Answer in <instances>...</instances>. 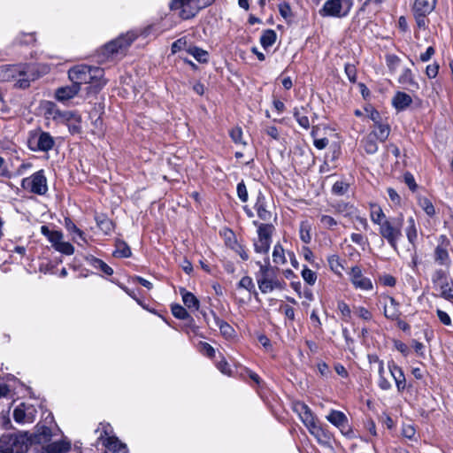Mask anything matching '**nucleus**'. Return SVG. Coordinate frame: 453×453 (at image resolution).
I'll list each match as a JSON object with an SVG mask.
<instances>
[{
    "label": "nucleus",
    "instance_id": "nucleus-1",
    "mask_svg": "<svg viewBox=\"0 0 453 453\" xmlns=\"http://www.w3.org/2000/svg\"><path fill=\"white\" fill-rule=\"evenodd\" d=\"M253 225L257 227V239L253 240L254 251L265 256L263 263L256 261V265L259 266L258 272L255 273L258 288L263 294L270 293L276 288L282 289L285 282L277 278L275 268L271 265L268 256L275 226L272 223H262L257 220H254Z\"/></svg>",
    "mask_w": 453,
    "mask_h": 453
},
{
    "label": "nucleus",
    "instance_id": "nucleus-2",
    "mask_svg": "<svg viewBox=\"0 0 453 453\" xmlns=\"http://www.w3.org/2000/svg\"><path fill=\"white\" fill-rule=\"evenodd\" d=\"M369 216L371 221L378 226L380 238L386 241L394 250H397L398 242L403 238V214L399 213L395 217H388L379 203H369Z\"/></svg>",
    "mask_w": 453,
    "mask_h": 453
},
{
    "label": "nucleus",
    "instance_id": "nucleus-3",
    "mask_svg": "<svg viewBox=\"0 0 453 453\" xmlns=\"http://www.w3.org/2000/svg\"><path fill=\"white\" fill-rule=\"evenodd\" d=\"M28 449L27 432L5 433L0 437V453H27Z\"/></svg>",
    "mask_w": 453,
    "mask_h": 453
},
{
    "label": "nucleus",
    "instance_id": "nucleus-4",
    "mask_svg": "<svg viewBox=\"0 0 453 453\" xmlns=\"http://www.w3.org/2000/svg\"><path fill=\"white\" fill-rule=\"evenodd\" d=\"M138 34L134 31H128L126 34H121L117 38L105 43L102 49L101 53L105 58H113L114 56H125L131 44L138 38Z\"/></svg>",
    "mask_w": 453,
    "mask_h": 453
},
{
    "label": "nucleus",
    "instance_id": "nucleus-5",
    "mask_svg": "<svg viewBox=\"0 0 453 453\" xmlns=\"http://www.w3.org/2000/svg\"><path fill=\"white\" fill-rule=\"evenodd\" d=\"M27 146L31 151L48 153L54 148L55 139L49 132L37 127L28 132Z\"/></svg>",
    "mask_w": 453,
    "mask_h": 453
},
{
    "label": "nucleus",
    "instance_id": "nucleus-6",
    "mask_svg": "<svg viewBox=\"0 0 453 453\" xmlns=\"http://www.w3.org/2000/svg\"><path fill=\"white\" fill-rule=\"evenodd\" d=\"M437 1L438 0H412L411 11L416 25L419 29L426 30L428 28L430 23L428 16L434 11Z\"/></svg>",
    "mask_w": 453,
    "mask_h": 453
},
{
    "label": "nucleus",
    "instance_id": "nucleus-7",
    "mask_svg": "<svg viewBox=\"0 0 453 453\" xmlns=\"http://www.w3.org/2000/svg\"><path fill=\"white\" fill-rule=\"evenodd\" d=\"M353 4V0H326L319 13L323 18L343 19L349 16Z\"/></svg>",
    "mask_w": 453,
    "mask_h": 453
},
{
    "label": "nucleus",
    "instance_id": "nucleus-8",
    "mask_svg": "<svg viewBox=\"0 0 453 453\" xmlns=\"http://www.w3.org/2000/svg\"><path fill=\"white\" fill-rule=\"evenodd\" d=\"M452 245L449 238L446 234H441L437 237V244L434 250L433 259L435 265L449 269L451 265L449 251Z\"/></svg>",
    "mask_w": 453,
    "mask_h": 453
},
{
    "label": "nucleus",
    "instance_id": "nucleus-9",
    "mask_svg": "<svg viewBox=\"0 0 453 453\" xmlns=\"http://www.w3.org/2000/svg\"><path fill=\"white\" fill-rule=\"evenodd\" d=\"M21 188L32 194L44 196L48 191L47 178L44 170L41 169L34 173L31 176L24 178L21 180Z\"/></svg>",
    "mask_w": 453,
    "mask_h": 453
},
{
    "label": "nucleus",
    "instance_id": "nucleus-10",
    "mask_svg": "<svg viewBox=\"0 0 453 453\" xmlns=\"http://www.w3.org/2000/svg\"><path fill=\"white\" fill-rule=\"evenodd\" d=\"M53 437L52 429L44 422H38L35 427L34 432H27V438L29 439V447L35 446L36 451L39 450L37 446H45L51 441Z\"/></svg>",
    "mask_w": 453,
    "mask_h": 453
},
{
    "label": "nucleus",
    "instance_id": "nucleus-11",
    "mask_svg": "<svg viewBox=\"0 0 453 453\" xmlns=\"http://www.w3.org/2000/svg\"><path fill=\"white\" fill-rule=\"evenodd\" d=\"M448 269H437L432 275V282L440 290V296L453 302V285L448 279Z\"/></svg>",
    "mask_w": 453,
    "mask_h": 453
},
{
    "label": "nucleus",
    "instance_id": "nucleus-12",
    "mask_svg": "<svg viewBox=\"0 0 453 453\" xmlns=\"http://www.w3.org/2000/svg\"><path fill=\"white\" fill-rule=\"evenodd\" d=\"M171 11H179V17L187 20L194 18L201 9L197 0H172L169 4Z\"/></svg>",
    "mask_w": 453,
    "mask_h": 453
},
{
    "label": "nucleus",
    "instance_id": "nucleus-13",
    "mask_svg": "<svg viewBox=\"0 0 453 453\" xmlns=\"http://www.w3.org/2000/svg\"><path fill=\"white\" fill-rule=\"evenodd\" d=\"M326 420L337 427L342 435L348 438H354V431L349 423L346 414L338 410H331L326 417Z\"/></svg>",
    "mask_w": 453,
    "mask_h": 453
},
{
    "label": "nucleus",
    "instance_id": "nucleus-14",
    "mask_svg": "<svg viewBox=\"0 0 453 453\" xmlns=\"http://www.w3.org/2000/svg\"><path fill=\"white\" fill-rule=\"evenodd\" d=\"M95 67L88 65H74L69 69L68 78L77 87L81 88V85H87L91 81Z\"/></svg>",
    "mask_w": 453,
    "mask_h": 453
},
{
    "label": "nucleus",
    "instance_id": "nucleus-15",
    "mask_svg": "<svg viewBox=\"0 0 453 453\" xmlns=\"http://www.w3.org/2000/svg\"><path fill=\"white\" fill-rule=\"evenodd\" d=\"M306 428L317 441L325 446H330L334 441V434L329 431L327 425H322L319 422L318 418H314Z\"/></svg>",
    "mask_w": 453,
    "mask_h": 453
},
{
    "label": "nucleus",
    "instance_id": "nucleus-16",
    "mask_svg": "<svg viewBox=\"0 0 453 453\" xmlns=\"http://www.w3.org/2000/svg\"><path fill=\"white\" fill-rule=\"evenodd\" d=\"M388 368L391 377L395 380L396 389L399 393L412 388V384H407L405 374L401 366H399L393 359L388 362Z\"/></svg>",
    "mask_w": 453,
    "mask_h": 453
},
{
    "label": "nucleus",
    "instance_id": "nucleus-17",
    "mask_svg": "<svg viewBox=\"0 0 453 453\" xmlns=\"http://www.w3.org/2000/svg\"><path fill=\"white\" fill-rule=\"evenodd\" d=\"M180 293L185 307L190 311H199L206 325L209 326L208 312L203 309L200 310V300L192 292L188 291L184 288L180 289Z\"/></svg>",
    "mask_w": 453,
    "mask_h": 453
},
{
    "label": "nucleus",
    "instance_id": "nucleus-18",
    "mask_svg": "<svg viewBox=\"0 0 453 453\" xmlns=\"http://www.w3.org/2000/svg\"><path fill=\"white\" fill-rule=\"evenodd\" d=\"M349 280L353 287L357 289L370 291L373 288L371 279L364 276L362 269L358 265L351 267L349 272Z\"/></svg>",
    "mask_w": 453,
    "mask_h": 453
},
{
    "label": "nucleus",
    "instance_id": "nucleus-19",
    "mask_svg": "<svg viewBox=\"0 0 453 453\" xmlns=\"http://www.w3.org/2000/svg\"><path fill=\"white\" fill-rule=\"evenodd\" d=\"M104 71L101 67H95L91 81H89L85 88L88 96L97 95L106 85V80L104 78Z\"/></svg>",
    "mask_w": 453,
    "mask_h": 453
},
{
    "label": "nucleus",
    "instance_id": "nucleus-20",
    "mask_svg": "<svg viewBox=\"0 0 453 453\" xmlns=\"http://www.w3.org/2000/svg\"><path fill=\"white\" fill-rule=\"evenodd\" d=\"M94 220L97 228L104 236H111L116 230V222L110 219L106 213L96 211Z\"/></svg>",
    "mask_w": 453,
    "mask_h": 453
},
{
    "label": "nucleus",
    "instance_id": "nucleus-21",
    "mask_svg": "<svg viewBox=\"0 0 453 453\" xmlns=\"http://www.w3.org/2000/svg\"><path fill=\"white\" fill-rule=\"evenodd\" d=\"M404 233L408 242L411 245L413 250L416 251L417 242H418V227L416 224V220L413 217H409L407 219V226L404 229ZM411 263L413 266L418 265V255L415 252L411 257Z\"/></svg>",
    "mask_w": 453,
    "mask_h": 453
},
{
    "label": "nucleus",
    "instance_id": "nucleus-22",
    "mask_svg": "<svg viewBox=\"0 0 453 453\" xmlns=\"http://www.w3.org/2000/svg\"><path fill=\"white\" fill-rule=\"evenodd\" d=\"M291 408L292 411L298 415L300 420L305 426L317 418L311 409L303 401L294 400L291 403Z\"/></svg>",
    "mask_w": 453,
    "mask_h": 453
},
{
    "label": "nucleus",
    "instance_id": "nucleus-23",
    "mask_svg": "<svg viewBox=\"0 0 453 453\" xmlns=\"http://www.w3.org/2000/svg\"><path fill=\"white\" fill-rule=\"evenodd\" d=\"M236 378L249 383L252 388H262L265 385L258 373L248 367H240V370H236Z\"/></svg>",
    "mask_w": 453,
    "mask_h": 453
},
{
    "label": "nucleus",
    "instance_id": "nucleus-24",
    "mask_svg": "<svg viewBox=\"0 0 453 453\" xmlns=\"http://www.w3.org/2000/svg\"><path fill=\"white\" fill-rule=\"evenodd\" d=\"M254 210L258 219L264 222L271 220L273 212L268 210V202L266 196L262 191H258L254 203Z\"/></svg>",
    "mask_w": 453,
    "mask_h": 453
},
{
    "label": "nucleus",
    "instance_id": "nucleus-25",
    "mask_svg": "<svg viewBox=\"0 0 453 453\" xmlns=\"http://www.w3.org/2000/svg\"><path fill=\"white\" fill-rule=\"evenodd\" d=\"M71 450V441L65 439L57 441H50L47 445L42 446L36 453H68Z\"/></svg>",
    "mask_w": 453,
    "mask_h": 453
},
{
    "label": "nucleus",
    "instance_id": "nucleus-26",
    "mask_svg": "<svg viewBox=\"0 0 453 453\" xmlns=\"http://www.w3.org/2000/svg\"><path fill=\"white\" fill-rule=\"evenodd\" d=\"M311 109V104L302 105L300 107H294L293 117L297 124L303 129L309 130L311 128V122L308 117V113Z\"/></svg>",
    "mask_w": 453,
    "mask_h": 453
},
{
    "label": "nucleus",
    "instance_id": "nucleus-27",
    "mask_svg": "<svg viewBox=\"0 0 453 453\" xmlns=\"http://www.w3.org/2000/svg\"><path fill=\"white\" fill-rule=\"evenodd\" d=\"M101 443L105 448L106 450L111 453L129 452L127 445L122 442L116 435L106 437L105 440L101 441Z\"/></svg>",
    "mask_w": 453,
    "mask_h": 453
},
{
    "label": "nucleus",
    "instance_id": "nucleus-28",
    "mask_svg": "<svg viewBox=\"0 0 453 453\" xmlns=\"http://www.w3.org/2000/svg\"><path fill=\"white\" fill-rule=\"evenodd\" d=\"M391 104L397 112H401L411 106L412 98L406 92L396 91L392 97Z\"/></svg>",
    "mask_w": 453,
    "mask_h": 453
},
{
    "label": "nucleus",
    "instance_id": "nucleus-29",
    "mask_svg": "<svg viewBox=\"0 0 453 453\" xmlns=\"http://www.w3.org/2000/svg\"><path fill=\"white\" fill-rule=\"evenodd\" d=\"M81 88L77 87L72 82L71 86L58 88L55 92V97L58 101L65 102L73 98L80 92Z\"/></svg>",
    "mask_w": 453,
    "mask_h": 453
},
{
    "label": "nucleus",
    "instance_id": "nucleus-30",
    "mask_svg": "<svg viewBox=\"0 0 453 453\" xmlns=\"http://www.w3.org/2000/svg\"><path fill=\"white\" fill-rule=\"evenodd\" d=\"M331 207L334 209V212L337 214H342L345 218L351 219L357 212V208L349 202L340 201L335 203L331 204Z\"/></svg>",
    "mask_w": 453,
    "mask_h": 453
},
{
    "label": "nucleus",
    "instance_id": "nucleus-31",
    "mask_svg": "<svg viewBox=\"0 0 453 453\" xmlns=\"http://www.w3.org/2000/svg\"><path fill=\"white\" fill-rule=\"evenodd\" d=\"M114 250L112 256L116 258H129L132 257V250L126 241L121 238H115Z\"/></svg>",
    "mask_w": 453,
    "mask_h": 453
},
{
    "label": "nucleus",
    "instance_id": "nucleus-32",
    "mask_svg": "<svg viewBox=\"0 0 453 453\" xmlns=\"http://www.w3.org/2000/svg\"><path fill=\"white\" fill-rule=\"evenodd\" d=\"M390 132V125L388 119H385V120L379 122V124H374L373 129L370 133L376 134L375 137L379 139L380 142H384L388 138Z\"/></svg>",
    "mask_w": 453,
    "mask_h": 453
},
{
    "label": "nucleus",
    "instance_id": "nucleus-33",
    "mask_svg": "<svg viewBox=\"0 0 453 453\" xmlns=\"http://www.w3.org/2000/svg\"><path fill=\"white\" fill-rule=\"evenodd\" d=\"M86 261L88 265L92 266L94 269L99 270L107 276H111L113 274V269L110 265H108L104 260L93 255L87 257Z\"/></svg>",
    "mask_w": 453,
    "mask_h": 453
},
{
    "label": "nucleus",
    "instance_id": "nucleus-34",
    "mask_svg": "<svg viewBox=\"0 0 453 453\" xmlns=\"http://www.w3.org/2000/svg\"><path fill=\"white\" fill-rule=\"evenodd\" d=\"M24 67L17 65H9L2 66L1 73L2 78L4 81H15L19 76H20V72Z\"/></svg>",
    "mask_w": 453,
    "mask_h": 453
},
{
    "label": "nucleus",
    "instance_id": "nucleus-35",
    "mask_svg": "<svg viewBox=\"0 0 453 453\" xmlns=\"http://www.w3.org/2000/svg\"><path fill=\"white\" fill-rule=\"evenodd\" d=\"M374 134H367L362 140L361 144L367 154H375L378 151L379 139L375 137Z\"/></svg>",
    "mask_w": 453,
    "mask_h": 453
},
{
    "label": "nucleus",
    "instance_id": "nucleus-36",
    "mask_svg": "<svg viewBox=\"0 0 453 453\" xmlns=\"http://www.w3.org/2000/svg\"><path fill=\"white\" fill-rule=\"evenodd\" d=\"M186 51L201 64H207L209 62V52L196 45H189Z\"/></svg>",
    "mask_w": 453,
    "mask_h": 453
},
{
    "label": "nucleus",
    "instance_id": "nucleus-37",
    "mask_svg": "<svg viewBox=\"0 0 453 453\" xmlns=\"http://www.w3.org/2000/svg\"><path fill=\"white\" fill-rule=\"evenodd\" d=\"M41 234L47 238L54 248L63 239V233L59 230H51L46 225L41 226Z\"/></svg>",
    "mask_w": 453,
    "mask_h": 453
},
{
    "label": "nucleus",
    "instance_id": "nucleus-38",
    "mask_svg": "<svg viewBox=\"0 0 453 453\" xmlns=\"http://www.w3.org/2000/svg\"><path fill=\"white\" fill-rule=\"evenodd\" d=\"M216 326L219 327L221 336L229 341L236 336L234 328L224 319H217Z\"/></svg>",
    "mask_w": 453,
    "mask_h": 453
},
{
    "label": "nucleus",
    "instance_id": "nucleus-39",
    "mask_svg": "<svg viewBox=\"0 0 453 453\" xmlns=\"http://www.w3.org/2000/svg\"><path fill=\"white\" fill-rule=\"evenodd\" d=\"M311 223L305 219L302 220L299 225V237L304 244H310L311 242Z\"/></svg>",
    "mask_w": 453,
    "mask_h": 453
},
{
    "label": "nucleus",
    "instance_id": "nucleus-40",
    "mask_svg": "<svg viewBox=\"0 0 453 453\" xmlns=\"http://www.w3.org/2000/svg\"><path fill=\"white\" fill-rule=\"evenodd\" d=\"M184 320L185 322L181 325L180 330L189 337L199 335L200 327L196 324L195 319L189 315V318Z\"/></svg>",
    "mask_w": 453,
    "mask_h": 453
},
{
    "label": "nucleus",
    "instance_id": "nucleus-41",
    "mask_svg": "<svg viewBox=\"0 0 453 453\" xmlns=\"http://www.w3.org/2000/svg\"><path fill=\"white\" fill-rule=\"evenodd\" d=\"M277 40V34L273 29H265L260 36V44L265 49L272 47Z\"/></svg>",
    "mask_w": 453,
    "mask_h": 453
},
{
    "label": "nucleus",
    "instance_id": "nucleus-42",
    "mask_svg": "<svg viewBox=\"0 0 453 453\" xmlns=\"http://www.w3.org/2000/svg\"><path fill=\"white\" fill-rule=\"evenodd\" d=\"M327 262L330 270L338 276H342V272L344 270V260L341 259L336 254L330 255L327 257Z\"/></svg>",
    "mask_w": 453,
    "mask_h": 453
},
{
    "label": "nucleus",
    "instance_id": "nucleus-43",
    "mask_svg": "<svg viewBox=\"0 0 453 453\" xmlns=\"http://www.w3.org/2000/svg\"><path fill=\"white\" fill-rule=\"evenodd\" d=\"M36 41H37V38H36L35 32H31V33L21 32L19 34V35L15 39L16 43L20 46H35L36 43Z\"/></svg>",
    "mask_w": 453,
    "mask_h": 453
},
{
    "label": "nucleus",
    "instance_id": "nucleus-44",
    "mask_svg": "<svg viewBox=\"0 0 453 453\" xmlns=\"http://www.w3.org/2000/svg\"><path fill=\"white\" fill-rule=\"evenodd\" d=\"M237 288L246 289L250 295H253L256 299H258V293L250 276H243L237 283Z\"/></svg>",
    "mask_w": 453,
    "mask_h": 453
},
{
    "label": "nucleus",
    "instance_id": "nucleus-45",
    "mask_svg": "<svg viewBox=\"0 0 453 453\" xmlns=\"http://www.w3.org/2000/svg\"><path fill=\"white\" fill-rule=\"evenodd\" d=\"M64 226L70 234H76L81 241L87 242L85 233L80 229L69 217H65Z\"/></svg>",
    "mask_w": 453,
    "mask_h": 453
},
{
    "label": "nucleus",
    "instance_id": "nucleus-46",
    "mask_svg": "<svg viewBox=\"0 0 453 453\" xmlns=\"http://www.w3.org/2000/svg\"><path fill=\"white\" fill-rule=\"evenodd\" d=\"M418 204L428 217L433 218L436 214L435 207L428 197H418Z\"/></svg>",
    "mask_w": 453,
    "mask_h": 453
},
{
    "label": "nucleus",
    "instance_id": "nucleus-47",
    "mask_svg": "<svg viewBox=\"0 0 453 453\" xmlns=\"http://www.w3.org/2000/svg\"><path fill=\"white\" fill-rule=\"evenodd\" d=\"M272 257H273V262L275 265H284L287 263V258L285 256V250L280 242H277L273 246Z\"/></svg>",
    "mask_w": 453,
    "mask_h": 453
},
{
    "label": "nucleus",
    "instance_id": "nucleus-48",
    "mask_svg": "<svg viewBox=\"0 0 453 453\" xmlns=\"http://www.w3.org/2000/svg\"><path fill=\"white\" fill-rule=\"evenodd\" d=\"M378 387L384 391L389 390L392 388V385L389 382V380L385 377L384 361L380 362V364L378 365Z\"/></svg>",
    "mask_w": 453,
    "mask_h": 453
},
{
    "label": "nucleus",
    "instance_id": "nucleus-49",
    "mask_svg": "<svg viewBox=\"0 0 453 453\" xmlns=\"http://www.w3.org/2000/svg\"><path fill=\"white\" fill-rule=\"evenodd\" d=\"M398 82L404 86H417L418 83L415 81L414 74L411 69L406 67L403 70L401 75L398 78Z\"/></svg>",
    "mask_w": 453,
    "mask_h": 453
},
{
    "label": "nucleus",
    "instance_id": "nucleus-50",
    "mask_svg": "<svg viewBox=\"0 0 453 453\" xmlns=\"http://www.w3.org/2000/svg\"><path fill=\"white\" fill-rule=\"evenodd\" d=\"M171 312L174 318L181 320L188 319L190 315L186 307L176 303L171 304Z\"/></svg>",
    "mask_w": 453,
    "mask_h": 453
},
{
    "label": "nucleus",
    "instance_id": "nucleus-51",
    "mask_svg": "<svg viewBox=\"0 0 453 453\" xmlns=\"http://www.w3.org/2000/svg\"><path fill=\"white\" fill-rule=\"evenodd\" d=\"M386 65L391 73H395L401 64V58L395 54L385 55Z\"/></svg>",
    "mask_w": 453,
    "mask_h": 453
},
{
    "label": "nucleus",
    "instance_id": "nucleus-52",
    "mask_svg": "<svg viewBox=\"0 0 453 453\" xmlns=\"http://www.w3.org/2000/svg\"><path fill=\"white\" fill-rule=\"evenodd\" d=\"M216 367L224 375L228 377H236V372L234 373L230 365L224 356H221V359L216 363Z\"/></svg>",
    "mask_w": 453,
    "mask_h": 453
},
{
    "label": "nucleus",
    "instance_id": "nucleus-53",
    "mask_svg": "<svg viewBox=\"0 0 453 453\" xmlns=\"http://www.w3.org/2000/svg\"><path fill=\"white\" fill-rule=\"evenodd\" d=\"M319 222L323 228L330 231L334 230L338 226V221L334 217L326 214H322L319 217Z\"/></svg>",
    "mask_w": 453,
    "mask_h": 453
},
{
    "label": "nucleus",
    "instance_id": "nucleus-54",
    "mask_svg": "<svg viewBox=\"0 0 453 453\" xmlns=\"http://www.w3.org/2000/svg\"><path fill=\"white\" fill-rule=\"evenodd\" d=\"M349 189V184L344 180H337L332 186L331 192L334 196H343Z\"/></svg>",
    "mask_w": 453,
    "mask_h": 453
},
{
    "label": "nucleus",
    "instance_id": "nucleus-55",
    "mask_svg": "<svg viewBox=\"0 0 453 453\" xmlns=\"http://www.w3.org/2000/svg\"><path fill=\"white\" fill-rule=\"evenodd\" d=\"M13 87L15 88L26 89L30 87V80L27 71L23 68L20 72V76L14 81Z\"/></svg>",
    "mask_w": 453,
    "mask_h": 453
},
{
    "label": "nucleus",
    "instance_id": "nucleus-56",
    "mask_svg": "<svg viewBox=\"0 0 453 453\" xmlns=\"http://www.w3.org/2000/svg\"><path fill=\"white\" fill-rule=\"evenodd\" d=\"M337 310L341 313L342 319L345 322H349L351 319V309L349 305L343 300L338 301Z\"/></svg>",
    "mask_w": 453,
    "mask_h": 453
},
{
    "label": "nucleus",
    "instance_id": "nucleus-57",
    "mask_svg": "<svg viewBox=\"0 0 453 453\" xmlns=\"http://www.w3.org/2000/svg\"><path fill=\"white\" fill-rule=\"evenodd\" d=\"M353 311L356 316H357L359 319H361L364 321H371L372 319V311L365 308V306H354Z\"/></svg>",
    "mask_w": 453,
    "mask_h": 453
},
{
    "label": "nucleus",
    "instance_id": "nucleus-58",
    "mask_svg": "<svg viewBox=\"0 0 453 453\" xmlns=\"http://www.w3.org/2000/svg\"><path fill=\"white\" fill-rule=\"evenodd\" d=\"M243 132L241 127L236 126L229 130V136L235 144L246 145L247 142L242 140Z\"/></svg>",
    "mask_w": 453,
    "mask_h": 453
},
{
    "label": "nucleus",
    "instance_id": "nucleus-59",
    "mask_svg": "<svg viewBox=\"0 0 453 453\" xmlns=\"http://www.w3.org/2000/svg\"><path fill=\"white\" fill-rule=\"evenodd\" d=\"M53 249L66 256H71L74 253L73 245L69 242H63L62 240Z\"/></svg>",
    "mask_w": 453,
    "mask_h": 453
},
{
    "label": "nucleus",
    "instance_id": "nucleus-60",
    "mask_svg": "<svg viewBox=\"0 0 453 453\" xmlns=\"http://www.w3.org/2000/svg\"><path fill=\"white\" fill-rule=\"evenodd\" d=\"M198 351L207 357L208 358H214L215 357V349L208 342H199L198 343Z\"/></svg>",
    "mask_w": 453,
    "mask_h": 453
},
{
    "label": "nucleus",
    "instance_id": "nucleus-61",
    "mask_svg": "<svg viewBox=\"0 0 453 453\" xmlns=\"http://www.w3.org/2000/svg\"><path fill=\"white\" fill-rule=\"evenodd\" d=\"M301 275L303 280L310 286H313L318 278L317 273L314 271L308 268V266L306 265L303 266L301 272Z\"/></svg>",
    "mask_w": 453,
    "mask_h": 453
},
{
    "label": "nucleus",
    "instance_id": "nucleus-62",
    "mask_svg": "<svg viewBox=\"0 0 453 453\" xmlns=\"http://www.w3.org/2000/svg\"><path fill=\"white\" fill-rule=\"evenodd\" d=\"M344 72L350 83L354 84L357 80V69L356 65L346 63L344 65Z\"/></svg>",
    "mask_w": 453,
    "mask_h": 453
},
{
    "label": "nucleus",
    "instance_id": "nucleus-63",
    "mask_svg": "<svg viewBox=\"0 0 453 453\" xmlns=\"http://www.w3.org/2000/svg\"><path fill=\"white\" fill-rule=\"evenodd\" d=\"M310 320H311V324L313 326V328L315 329V331L318 334H322L324 333V330L322 327V322L319 319L317 310H312V311L311 312V315H310Z\"/></svg>",
    "mask_w": 453,
    "mask_h": 453
},
{
    "label": "nucleus",
    "instance_id": "nucleus-64",
    "mask_svg": "<svg viewBox=\"0 0 453 453\" xmlns=\"http://www.w3.org/2000/svg\"><path fill=\"white\" fill-rule=\"evenodd\" d=\"M224 240L226 246L231 250L234 249L235 245L238 243L234 232L230 228L226 229V232L224 234Z\"/></svg>",
    "mask_w": 453,
    "mask_h": 453
}]
</instances>
